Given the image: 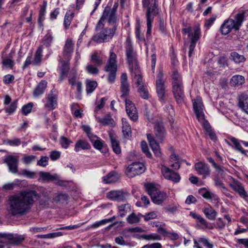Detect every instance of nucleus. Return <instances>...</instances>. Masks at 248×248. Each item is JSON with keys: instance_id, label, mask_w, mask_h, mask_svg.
<instances>
[{"instance_id": "f257e3e1", "label": "nucleus", "mask_w": 248, "mask_h": 248, "mask_svg": "<svg viewBox=\"0 0 248 248\" xmlns=\"http://www.w3.org/2000/svg\"><path fill=\"white\" fill-rule=\"evenodd\" d=\"M38 198L34 191H24L19 194L11 196L9 198V211L16 215L23 213L30 204H31Z\"/></svg>"}, {"instance_id": "f03ea898", "label": "nucleus", "mask_w": 248, "mask_h": 248, "mask_svg": "<svg viewBox=\"0 0 248 248\" xmlns=\"http://www.w3.org/2000/svg\"><path fill=\"white\" fill-rule=\"evenodd\" d=\"M116 10L110 8L106 7L103 13L101 18L99 20L97 28H101L103 26V22L107 21L109 25H112V28H106L99 33L94 35L92 40L97 43H102L108 41L111 39L116 30Z\"/></svg>"}, {"instance_id": "7ed1b4c3", "label": "nucleus", "mask_w": 248, "mask_h": 248, "mask_svg": "<svg viewBox=\"0 0 248 248\" xmlns=\"http://www.w3.org/2000/svg\"><path fill=\"white\" fill-rule=\"evenodd\" d=\"M193 107L198 121L200 122L206 131V134L208 135L210 139L213 140H216V136L213 131H212L209 124L205 120L204 114L203 111V105L202 103V98L200 97H197L193 100Z\"/></svg>"}, {"instance_id": "20e7f679", "label": "nucleus", "mask_w": 248, "mask_h": 248, "mask_svg": "<svg viewBox=\"0 0 248 248\" xmlns=\"http://www.w3.org/2000/svg\"><path fill=\"white\" fill-rule=\"evenodd\" d=\"M61 66L60 67V79L62 80L66 77L69 78V84L73 87H76L77 91L80 93L82 90L81 82L80 81H76L77 71L76 70L72 69L68 74L69 65L68 62H64L61 60Z\"/></svg>"}, {"instance_id": "39448f33", "label": "nucleus", "mask_w": 248, "mask_h": 248, "mask_svg": "<svg viewBox=\"0 0 248 248\" xmlns=\"http://www.w3.org/2000/svg\"><path fill=\"white\" fill-rule=\"evenodd\" d=\"M244 18V13H238L235 15L234 19L229 18L225 20L220 27L221 33L227 35L232 30H238L241 26Z\"/></svg>"}, {"instance_id": "423d86ee", "label": "nucleus", "mask_w": 248, "mask_h": 248, "mask_svg": "<svg viewBox=\"0 0 248 248\" xmlns=\"http://www.w3.org/2000/svg\"><path fill=\"white\" fill-rule=\"evenodd\" d=\"M182 32L183 33H187L188 39L190 40L188 56L190 57L193 54L196 44L200 38V29L198 26H196L193 28H186L182 30Z\"/></svg>"}, {"instance_id": "0eeeda50", "label": "nucleus", "mask_w": 248, "mask_h": 248, "mask_svg": "<svg viewBox=\"0 0 248 248\" xmlns=\"http://www.w3.org/2000/svg\"><path fill=\"white\" fill-rule=\"evenodd\" d=\"M145 187L155 203L160 204L166 199V195L164 192L159 190V185L148 183L145 185Z\"/></svg>"}, {"instance_id": "6e6552de", "label": "nucleus", "mask_w": 248, "mask_h": 248, "mask_svg": "<svg viewBox=\"0 0 248 248\" xmlns=\"http://www.w3.org/2000/svg\"><path fill=\"white\" fill-rule=\"evenodd\" d=\"M116 57V55L111 49L109 52V58L105 67V70L109 72L108 80L111 83L114 82L116 78V73L117 70Z\"/></svg>"}, {"instance_id": "1a4fd4ad", "label": "nucleus", "mask_w": 248, "mask_h": 248, "mask_svg": "<svg viewBox=\"0 0 248 248\" xmlns=\"http://www.w3.org/2000/svg\"><path fill=\"white\" fill-rule=\"evenodd\" d=\"M145 170L144 165L140 162H134L128 166L125 170L129 177H133L142 173Z\"/></svg>"}, {"instance_id": "9d476101", "label": "nucleus", "mask_w": 248, "mask_h": 248, "mask_svg": "<svg viewBox=\"0 0 248 248\" xmlns=\"http://www.w3.org/2000/svg\"><path fill=\"white\" fill-rule=\"evenodd\" d=\"M44 107L48 110L55 109L57 106V94L55 91L51 90L45 99H43Z\"/></svg>"}, {"instance_id": "9b49d317", "label": "nucleus", "mask_w": 248, "mask_h": 248, "mask_svg": "<svg viewBox=\"0 0 248 248\" xmlns=\"http://www.w3.org/2000/svg\"><path fill=\"white\" fill-rule=\"evenodd\" d=\"M19 161V156L17 155H10L7 156L4 159L9 171L13 173L17 172V166Z\"/></svg>"}, {"instance_id": "f8f14e48", "label": "nucleus", "mask_w": 248, "mask_h": 248, "mask_svg": "<svg viewBox=\"0 0 248 248\" xmlns=\"http://www.w3.org/2000/svg\"><path fill=\"white\" fill-rule=\"evenodd\" d=\"M163 77V73L161 72H159L157 76L156 80V92L159 100L161 102L164 101L165 94V87Z\"/></svg>"}, {"instance_id": "ddd939ff", "label": "nucleus", "mask_w": 248, "mask_h": 248, "mask_svg": "<svg viewBox=\"0 0 248 248\" xmlns=\"http://www.w3.org/2000/svg\"><path fill=\"white\" fill-rule=\"evenodd\" d=\"M172 85V92L178 104H182L184 101V95L183 90L182 83H176Z\"/></svg>"}, {"instance_id": "4468645a", "label": "nucleus", "mask_w": 248, "mask_h": 248, "mask_svg": "<svg viewBox=\"0 0 248 248\" xmlns=\"http://www.w3.org/2000/svg\"><path fill=\"white\" fill-rule=\"evenodd\" d=\"M156 0H152L153 3V6L151 7H148L147 10L146 17H147V34H150L151 32L152 29V23L153 21L154 16L153 15L155 13V10L156 8Z\"/></svg>"}, {"instance_id": "2eb2a0df", "label": "nucleus", "mask_w": 248, "mask_h": 248, "mask_svg": "<svg viewBox=\"0 0 248 248\" xmlns=\"http://www.w3.org/2000/svg\"><path fill=\"white\" fill-rule=\"evenodd\" d=\"M162 174L164 178L175 183L179 182L180 176L178 174L171 170L169 168L162 166L161 168Z\"/></svg>"}, {"instance_id": "dca6fc26", "label": "nucleus", "mask_w": 248, "mask_h": 248, "mask_svg": "<svg viewBox=\"0 0 248 248\" xmlns=\"http://www.w3.org/2000/svg\"><path fill=\"white\" fill-rule=\"evenodd\" d=\"M195 169L197 173L202 176L203 179L209 176L210 173V170L208 165L203 162H199L195 163Z\"/></svg>"}, {"instance_id": "f3484780", "label": "nucleus", "mask_w": 248, "mask_h": 248, "mask_svg": "<svg viewBox=\"0 0 248 248\" xmlns=\"http://www.w3.org/2000/svg\"><path fill=\"white\" fill-rule=\"evenodd\" d=\"M125 109L129 117L132 121H136L138 119L137 109L135 105L130 100L126 99Z\"/></svg>"}, {"instance_id": "a211bd4d", "label": "nucleus", "mask_w": 248, "mask_h": 248, "mask_svg": "<svg viewBox=\"0 0 248 248\" xmlns=\"http://www.w3.org/2000/svg\"><path fill=\"white\" fill-rule=\"evenodd\" d=\"M125 49L127 62L130 67H131L136 63V60L135 53L133 51V46L130 42L127 41ZM130 68L131 69V67Z\"/></svg>"}, {"instance_id": "6ab92c4d", "label": "nucleus", "mask_w": 248, "mask_h": 248, "mask_svg": "<svg viewBox=\"0 0 248 248\" xmlns=\"http://www.w3.org/2000/svg\"><path fill=\"white\" fill-rule=\"evenodd\" d=\"M235 192L238 193L239 196L246 199L248 197V195L244 189L242 185L237 180L233 179L232 181L229 184Z\"/></svg>"}, {"instance_id": "aec40b11", "label": "nucleus", "mask_w": 248, "mask_h": 248, "mask_svg": "<svg viewBox=\"0 0 248 248\" xmlns=\"http://www.w3.org/2000/svg\"><path fill=\"white\" fill-rule=\"evenodd\" d=\"M107 197L112 201H123L125 199L126 193L122 191L112 190L107 193Z\"/></svg>"}, {"instance_id": "412c9836", "label": "nucleus", "mask_w": 248, "mask_h": 248, "mask_svg": "<svg viewBox=\"0 0 248 248\" xmlns=\"http://www.w3.org/2000/svg\"><path fill=\"white\" fill-rule=\"evenodd\" d=\"M73 45L74 44L71 39H67L64 46L63 53V58L65 60L68 61L70 60L73 51Z\"/></svg>"}, {"instance_id": "4be33fe9", "label": "nucleus", "mask_w": 248, "mask_h": 248, "mask_svg": "<svg viewBox=\"0 0 248 248\" xmlns=\"http://www.w3.org/2000/svg\"><path fill=\"white\" fill-rule=\"evenodd\" d=\"M202 212L207 218L214 220L217 215V213L209 204L205 205L202 208Z\"/></svg>"}, {"instance_id": "5701e85b", "label": "nucleus", "mask_w": 248, "mask_h": 248, "mask_svg": "<svg viewBox=\"0 0 248 248\" xmlns=\"http://www.w3.org/2000/svg\"><path fill=\"white\" fill-rule=\"evenodd\" d=\"M47 81L42 80L34 89L33 92V97L35 98H37L44 94L47 87Z\"/></svg>"}, {"instance_id": "b1692460", "label": "nucleus", "mask_w": 248, "mask_h": 248, "mask_svg": "<svg viewBox=\"0 0 248 248\" xmlns=\"http://www.w3.org/2000/svg\"><path fill=\"white\" fill-rule=\"evenodd\" d=\"M238 100L239 107L248 114V95L242 93L239 95Z\"/></svg>"}, {"instance_id": "393cba45", "label": "nucleus", "mask_w": 248, "mask_h": 248, "mask_svg": "<svg viewBox=\"0 0 248 248\" xmlns=\"http://www.w3.org/2000/svg\"><path fill=\"white\" fill-rule=\"evenodd\" d=\"M155 138L157 140L161 142L166 136V131L161 124H157L155 125Z\"/></svg>"}, {"instance_id": "a878e982", "label": "nucleus", "mask_w": 248, "mask_h": 248, "mask_svg": "<svg viewBox=\"0 0 248 248\" xmlns=\"http://www.w3.org/2000/svg\"><path fill=\"white\" fill-rule=\"evenodd\" d=\"M147 139L152 150L154 153L155 155L157 156H159L161 154V153L160 151L159 145L156 142V140L150 134L147 135Z\"/></svg>"}, {"instance_id": "bb28decb", "label": "nucleus", "mask_w": 248, "mask_h": 248, "mask_svg": "<svg viewBox=\"0 0 248 248\" xmlns=\"http://www.w3.org/2000/svg\"><path fill=\"white\" fill-rule=\"evenodd\" d=\"M6 239L10 241L12 244L17 245L21 242L24 238L21 235H14L13 234H3L2 235Z\"/></svg>"}, {"instance_id": "cd10ccee", "label": "nucleus", "mask_w": 248, "mask_h": 248, "mask_svg": "<svg viewBox=\"0 0 248 248\" xmlns=\"http://www.w3.org/2000/svg\"><path fill=\"white\" fill-rule=\"evenodd\" d=\"M245 82V78L239 75H236L232 77L230 83L234 87H238L243 84Z\"/></svg>"}, {"instance_id": "c85d7f7f", "label": "nucleus", "mask_w": 248, "mask_h": 248, "mask_svg": "<svg viewBox=\"0 0 248 248\" xmlns=\"http://www.w3.org/2000/svg\"><path fill=\"white\" fill-rule=\"evenodd\" d=\"M143 215L140 213L136 214L132 213L130 214L126 218L127 222L130 224H138L140 220L141 217H142Z\"/></svg>"}, {"instance_id": "c756f323", "label": "nucleus", "mask_w": 248, "mask_h": 248, "mask_svg": "<svg viewBox=\"0 0 248 248\" xmlns=\"http://www.w3.org/2000/svg\"><path fill=\"white\" fill-rule=\"evenodd\" d=\"M119 177L115 172H110L107 175L103 177V182L105 184L113 183L117 181Z\"/></svg>"}, {"instance_id": "7c9ffc66", "label": "nucleus", "mask_w": 248, "mask_h": 248, "mask_svg": "<svg viewBox=\"0 0 248 248\" xmlns=\"http://www.w3.org/2000/svg\"><path fill=\"white\" fill-rule=\"evenodd\" d=\"M123 132L125 138H129L131 134V126L127 122L126 119L122 118Z\"/></svg>"}, {"instance_id": "2f4dec72", "label": "nucleus", "mask_w": 248, "mask_h": 248, "mask_svg": "<svg viewBox=\"0 0 248 248\" xmlns=\"http://www.w3.org/2000/svg\"><path fill=\"white\" fill-rule=\"evenodd\" d=\"M90 140L95 149L101 150L103 148L104 146L103 142L99 137L94 135L91 137Z\"/></svg>"}, {"instance_id": "473e14b6", "label": "nucleus", "mask_w": 248, "mask_h": 248, "mask_svg": "<svg viewBox=\"0 0 248 248\" xmlns=\"http://www.w3.org/2000/svg\"><path fill=\"white\" fill-rule=\"evenodd\" d=\"M197 221L200 224V225L198 223L197 224V225L198 226L199 229H213L214 228L213 225L211 223H208L202 216H201L200 217H199Z\"/></svg>"}, {"instance_id": "72a5a7b5", "label": "nucleus", "mask_w": 248, "mask_h": 248, "mask_svg": "<svg viewBox=\"0 0 248 248\" xmlns=\"http://www.w3.org/2000/svg\"><path fill=\"white\" fill-rule=\"evenodd\" d=\"M90 148V144L83 140H78L75 144V151L76 152H79L81 149H89Z\"/></svg>"}, {"instance_id": "f704fd0d", "label": "nucleus", "mask_w": 248, "mask_h": 248, "mask_svg": "<svg viewBox=\"0 0 248 248\" xmlns=\"http://www.w3.org/2000/svg\"><path fill=\"white\" fill-rule=\"evenodd\" d=\"M230 141L234 144L235 149L241 153L242 154L246 155L247 151L243 149L241 146L242 143L241 140H238L234 137H231L229 138Z\"/></svg>"}, {"instance_id": "c9c22d12", "label": "nucleus", "mask_w": 248, "mask_h": 248, "mask_svg": "<svg viewBox=\"0 0 248 248\" xmlns=\"http://www.w3.org/2000/svg\"><path fill=\"white\" fill-rule=\"evenodd\" d=\"M200 193L203 198L207 200H212L214 201H217L218 200V197L216 194L206 189H201Z\"/></svg>"}, {"instance_id": "e433bc0d", "label": "nucleus", "mask_w": 248, "mask_h": 248, "mask_svg": "<svg viewBox=\"0 0 248 248\" xmlns=\"http://www.w3.org/2000/svg\"><path fill=\"white\" fill-rule=\"evenodd\" d=\"M231 59L235 63L244 62L246 58L243 55H240L236 52H232L231 54Z\"/></svg>"}, {"instance_id": "4c0bfd02", "label": "nucleus", "mask_w": 248, "mask_h": 248, "mask_svg": "<svg viewBox=\"0 0 248 248\" xmlns=\"http://www.w3.org/2000/svg\"><path fill=\"white\" fill-rule=\"evenodd\" d=\"M118 214L121 217H124L130 211V205L129 204H124L118 206Z\"/></svg>"}, {"instance_id": "58836bf2", "label": "nucleus", "mask_w": 248, "mask_h": 248, "mask_svg": "<svg viewBox=\"0 0 248 248\" xmlns=\"http://www.w3.org/2000/svg\"><path fill=\"white\" fill-rule=\"evenodd\" d=\"M39 175L43 181H53L56 180L57 178V175H51L50 173L46 172L40 171L39 172Z\"/></svg>"}, {"instance_id": "ea45409f", "label": "nucleus", "mask_w": 248, "mask_h": 248, "mask_svg": "<svg viewBox=\"0 0 248 248\" xmlns=\"http://www.w3.org/2000/svg\"><path fill=\"white\" fill-rule=\"evenodd\" d=\"M74 13L70 10H68L64 16L63 24L66 29L69 27L72 19L74 17Z\"/></svg>"}, {"instance_id": "a19ab883", "label": "nucleus", "mask_w": 248, "mask_h": 248, "mask_svg": "<svg viewBox=\"0 0 248 248\" xmlns=\"http://www.w3.org/2000/svg\"><path fill=\"white\" fill-rule=\"evenodd\" d=\"M96 119L98 122L103 125H112L114 123L113 119L109 116H106L103 118L96 117Z\"/></svg>"}, {"instance_id": "79ce46f5", "label": "nucleus", "mask_w": 248, "mask_h": 248, "mask_svg": "<svg viewBox=\"0 0 248 248\" xmlns=\"http://www.w3.org/2000/svg\"><path fill=\"white\" fill-rule=\"evenodd\" d=\"M97 86L96 81L87 80L86 81V91L88 93H91L93 92Z\"/></svg>"}, {"instance_id": "37998d69", "label": "nucleus", "mask_w": 248, "mask_h": 248, "mask_svg": "<svg viewBox=\"0 0 248 248\" xmlns=\"http://www.w3.org/2000/svg\"><path fill=\"white\" fill-rule=\"evenodd\" d=\"M171 82L173 84L174 82L177 83H182L181 77L179 74L176 69H173L172 71Z\"/></svg>"}, {"instance_id": "c03bdc74", "label": "nucleus", "mask_w": 248, "mask_h": 248, "mask_svg": "<svg viewBox=\"0 0 248 248\" xmlns=\"http://www.w3.org/2000/svg\"><path fill=\"white\" fill-rule=\"evenodd\" d=\"M91 60L92 63L96 66H99L103 63L102 59L97 55V52H94L91 56Z\"/></svg>"}, {"instance_id": "a18cd8bd", "label": "nucleus", "mask_w": 248, "mask_h": 248, "mask_svg": "<svg viewBox=\"0 0 248 248\" xmlns=\"http://www.w3.org/2000/svg\"><path fill=\"white\" fill-rule=\"evenodd\" d=\"M110 138L113 151L117 154H120L121 152V150L118 141L112 136H110Z\"/></svg>"}, {"instance_id": "49530a36", "label": "nucleus", "mask_w": 248, "mask_h": 248, "mask_svg": "<svg viewBox=\"0 0 248 248\" xmlns=\"http://www.w3.org/2000/svg\"><path fill=\"white\" fill-rule=\"evenodd\" d=\"M138 92L141 98L146 99L149 97V92L146 86L141 85L138 89Z\"/></svg>"}, {"instance_id": "de8ad7c7", "label": "nucleus", "mask_w": 248, "mask_h": 248, "mask_svg": "<svg viewBox=\"0 0 248 248\" xmlns=\"http://www.w3.org/2000/svg\"><path fill=\"white\" fill-rule=\"evenodd\" d=\"M113 220V218L109 219H104L98 221H96L93 223L90 227L91 228H97L101 226L104 225L108 222H111Z\"/></svg>"}, {"instance_id": "09e8293b", "label": "nucleus", "mask_w": 248, "mask_h": 248, "mask_svg": "<svg viewBox=\"0 0 248 248\" xmlns=\"http://www.w3.org/2000/svg\"><path fill=\"white\" fill-rule=\"evenodd\" d=\"M170 161L172 162H174L173 164H171V167L175 169L179 168L180 167V160L177 155L174 154H172L170 156Z\"/></svg>"}, {"instance_id": "8fccbe9b", "label": "nucleus", "mask_w": 248, "mask_h": 248, "mask_svg": "<svg viewBox=\"0 0 248 248\" xmlns=\"http://www.w3.org/2000/svg\"><path fill=\"white\" fill-rule=\"evenodd\" d=\"M62 235V233L60 232H51L46 234H41L38 236V237L46 239H51Z\"/></svg>"}, {"instance_id": "3c124183", "label": "nucleus", "mask_w": 248, "mask_h": 248, "mask_svg": "<svg viewBox=\"0 0 248 248\" xmlns=\"http://www.w3.org/2000/svg\"><path fill=\"white\" fill-rule=\"evenodd\" d=\"M53 39V33L50 31H48L44 39V44L46 46H49Z\"/></svg>"}, {"instance_id": "603ef678", "label": "nucleus", "mask_w": 248, "mask_h": 248, "mask_svg": "<svg viewBox=\"0 0 248 248\" xmlns=\"http://www.w3.org/2000/svg\"><path fill=\"white\" fill-rule=\"evenodd\" d=\"M95 64H89L86 67V71L91 75H96L98 73L99 70Z\"/></svg>"}, {"instance_id": "864d4df0", "label": "nucleus", "mask_w": 248, "mask_h": 248, "mask_svg": "<svg viewBox=\"0 0 248 248\" xmlns=\"http://www.w3.org/2000/svg\"><path fill=\"white\" fill-rule=\"evenodd\" d=\"M121 91L122 94L121 98H124L128 95L129 92V88L128 83H123L121 84Z\"/></svg>"}, {"instance_id": "5fc2aeb1", "label": "nucleus", "mask_w": 248, "mask_h": 248, "mask_svg": "<svg viewBox=\"0 0 248 248\" xmlns=\"http://www.w3.org/2000/svg\"><path fill=\"white\" fill-rule=\"evenodd\" d=\"M17 101L15 100L5 108L6 112L9 114H12L15 112L17 108Z\"/></svg>"}, {"instance_id": "6e6d98bb", "label": "nucleus", "mask_w": 248, "mask_h": 248, "mask_svg": "<svg viewBox=\"0 0 248 248\" xmlns=\"http://www.w3.org/2000/svg\"><path fill=\"white\" fill-rule=\"evenodd\" d=\"M43 52L42 46H40L36 50L35 54L34 63L36 64H38L41 61Z\"/></svg>"}, {"instance_id": "4d7b16f0", "label": "nucleus", "mask_w": 248, "mask_h": 248, "mask_svg": "<svg viewBox=\"0 0 248 248\" xmlns=\"http://www.w3.org/2000/svg\"><path fill=\"white\" fill-rule=\"evenodd\" d=\"M33 107V104L31 102H30L27 105H24L21 109L22 113L25 115H28L31 113Z\"/></svg>"}, {"instance_id": "13d9d810", "label": "nucleus", "mask_w": 248, "mask_h": 248, "mask_svg": "<svg viewBox=\"0 0 248 248\" xmlns=\"http://www.w3.org/2000/svg\"><path fill=\"white\" fill-rule=\"evenodd\" d=\"M198 241L199 242L202 243L207 248H214L213 244L210 243L208 239L204 236L200 237Z\"/></svg>"}, {"instance_id": "bf43d9fd", "label": "nucleus", "mask_w": 248, "mask_h": 248, "mask_svg": "<svg viewBox=\"0 0 248 248\" xmlns=\"http://www.w3.org/2000/svg\"><path fill=\"white\" fill-rule=\"evenodd\" d=\"M157 212L155 211L151 212L145 214L144 215H143L142 217H143L144 220L145 221H148L150 219H155L157 217Z\"/></svg>"}, {"instance_id": "052dcab7", "label": "nucleus", "mask_w": 248, "mask_h": 248, "mask_svg": "<svg viewBox=\"0 0 248 248\" xmlns=\"http://www.w3.org/2000/svg\"><path fill=\"white\" fill-rule=\"evenodd\" d=\"M72 142L71 140L64 137H62L60 139V144L62 147L67 149Z\"/></svg>"}, {"instance_id": "680f3d73", "label": "nucleus", "mask_w": 248, "mask_h": 248, "mask_svg": "<svg viewBox=\"0 0 248 248\" xmlns=\"http://www.w3.org/2000/svg\"><path fill=\"white\" fill-rule=\"evenodd\" d=\"M208 161L211 163L213 166L215 168L216 170L218 172V173L222 174L224 172V169L223 168L218 165L213 160V159L211 157L208 158Z\"/></svg>"}, {"instance_id": "e2e57ef3", "label": "nucleus", "mask_w": 248, "mask_h": 248, "mask_svg": "<svg viewBox=\"0 0 248 248\" xmlns=\"http://www.w3.org/2000/svg\"><path fill=\"white\" fill-rule=\"evenodd\" d=\"M132 76H133V80L137 84V86L140 87L141 85H144L142 83L141 76L140 74H135L132 72Z\"/></svg>"}, {"instance_id": "0e129e2a", "label": "nucleus", "mask_w": 248, "mask_h": 248, "mask_svg": "<svg viewBox=\"0 0 248 248\" xmlns=\"http://www.w3.org/2000/svg\"><path fill=\"white\" fill-rule=\"evenodd\" d=\"M141 148L143 152L145 153L146 155L150 158L152 156L151 153L149 152V149L146 142L144 141H142L141 142Z\"/></svg>"}, {"instance_id": "69168bd1", "label": "nucleus", "mask_w": 248, "mask_h": 248, "mask_svg": "<svg viewBox=\"0 0 248 248\" xmlns=\"http://www.w3.org/2000/svg\"><path fill=\"white\" fill-rule=\"evenodd\" d=\"M213 180L215 183V185L217 187L223 189L225 188L224 184L222 183L221 179L219 178L218 175L214 176L213 177Z\"/></svg>"}, {"instance_id": "338daca9", "label": "nucleus", "mask_w": 248, "mask_h": 248, "mask_svg": "<svg viewBox=\"0 0 248 248\" xmlns=\"http://www.w3.org/2000/svg\"><path fill=\"white\" fill-rule=\"evenodd\" d=\"M47 6V2L44 1L43 4L40 7L39 12V19L43 20L46 13V9Z\"/></svg>"}, {"instance_id": "774afa93", "label": "nucleus", "mask_w": 248, "mask_h": 248, "mask_svg": "<svg viewBox=\"0 0 248 248\" xmlns=\"http://www.w3.org/2000/svg\"><path fill=\"white\" fill-rule=\"evenodd\" d=\"M142 237L147 240H159L161 239V236L156 233L143 235L142 236Z\"/></svg>"}]
</instances>
